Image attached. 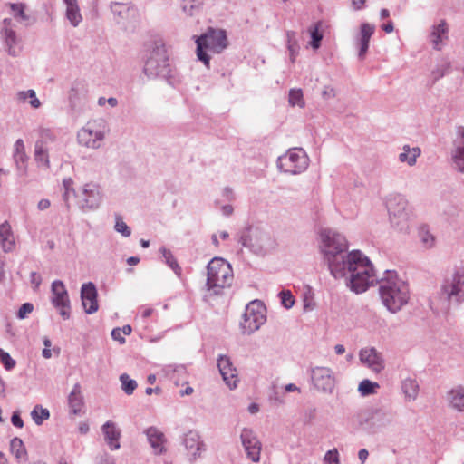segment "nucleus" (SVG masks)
Here are the masks:
<instances>
[{
	"label": "nucleus",
	"instance_id": "nucleus-1",
	"mask_svg": "<svg viewBox=\"0 0 464 464\" xmlns=\"http://www.w3.org/2000/svg\"><path fill=\"white\" fill-rule=\"evenodd\" d=\"M320 237L321 253L331 276L335 279L344 277L351 291L362 294L379 281L366 256L360 250L347 252L348 242L344 236L331 229H324Z\"/></svg>",
	"mask_w": 464,
	"mask_h": 464
},
{
	"label": "nucleus",
	"instance_id": "nucleus-2",
	"mask_svg": "<svg viewBox=\"0 0 464 464\" xmlns=\"http://www.w3.org/2000/svg\"><path fill=\"white\" fill-rule=\"evenodd\" d=\"M380 280L379 292L384 306L391 313L399 312L410 299L408 284L398 277L395 271L386 270Z\"/></svg>",
	"mask_w": 464,
	"mask_h": 464
},
{
	"label": "nucleus",
	"instance_id": "nucleus-3",
	"mask_svg": "<svg viewBox=\"0 0 464 464\" xmlns=\"http://www.w3.org/2000/svg\"><path fill=\"white\" fill-rule=\"evenodd\" d=\"M143 72L149 78H161L170 85H174L177 82L176 72L169 63L166 47L160 42L155 43L150 51Z\"/></svg>",
	"mask_w": 464,
	"mask_h": 464
},
{
	"label": "nucleus",
	"instance_id": "nucleus-4",
	"mask_svg": "<svg viewBox=\"0 0 464 464\" xmlns=\"http://www.w3.org/2000/svg\"><path fill=\"white\" fill-rule=\"evenodd\" d=\"M239 243L258 256H266L277 246L276 239L270 231L254 226L241 232Z\"/></svg>",
	"mask_w": 464,
	"mask_h": 464
},
{
	"label": "nucleus",
	"instance_id": "nucleus-5",
	"mask_svg": "<svg viewBox=\"0 0 464 464\" xmlns=\"http://www.w3.org/2000/svg\"><path fill=\"white\" fill-rule=\"evenodd\" d=\"M197 57L207 67H209L210 56L212 53H221L228 45L227 33L223 29L209 27L206 33L196 37Z\"/></svg>",
	"mask_w": 464,
	"mask_h": 464
},
{
	"label": "nucleus",
	"instance_id": "nucleus-6",
	"mask_svg": "<svg viewBox=\"0 0 464 464\" xmlns=\"http://www.w3.org/2000/svg\"><path fill=\"white\" fill-rule=\"evenodd\" d=\"M234 275L228 262L220 257H214L207 266V283L208 291L220 295L222 290L232 285Z\"/></svg>",
	"mask_w": 464,
	"mask_h": 464
},
{
	"label": "nucleus",
	"instance_id": "nucleus-7",
	"mask_svg": "<svg viewBox=\"0 0 464 464\" xmlns=\"http://www.w3.org/2000/svg\"><path fill=\"white\" fill-rule=\"evenodd\" d=\"M386 208L391 226L399 232H406L409 228L410 210L405 197L390 194L386 198Z\"/></svg>",
	"mask_w": 464,
	"mask_h": 464
},
{
	"label": "nucleus",
	"instance_id": "nucleus-8",
	"mask_svg": "<svg viewBox=\"0 0 464 464\" xmlns=\"http://www.w3.org/2000/svg\"><path fill=\"white\" fill-rule=\"evenodd\" d=\"M108 130L103 120L88 121L78 130L77 141L81 146L88 149H100Z\"/></svg>",
	"mask_w": 464,
	"mask_h": 464
},
{
	"label": "nucleus",
	"instance_id": "nucleus-9",
	"mask_svg": "<svg viewBox=\"0 0 464 464\" xmlns=\"http://www.w3.org/2000/svg\"><path fill=\"white\" fill-rule=\"evenodd\" d=\"M308 157L303 149H291L277 159V167L285 173L299 174L308 167Z\"/></svg>",
	"mask_w": 464,
	"mask_h": 464
},
{
	"label": "nucleus",
	"instance_id": "nucleus-10",
	"mask_svg": "<svg viewBox=\"0 0 464 464\" xmlns=\"http://www.w3.org/2000/svg\"><path fill=\"white\" fill-rule=\"evenodd\" d=\"M102 199V188L95 183H86L77 192V206L83 212L98 209Z\"/></svg>",
	"mask_w": 464,
	"mask_h": 464
},
{
	"label": "nucleus",
	"instance_id": "nucleus-11",
	"mask_svg": "<svg viewBox=\"0 0 464 464\" xmlns=\"http://www.w3.org/2000/svg\"><path fill=\"white\" fill-rule=\"evenodd\" d=\"M264 306L259 301H254L246 306L243 320L240 323L242 334H252L266 322Z\"/></svg>",
	"mask_w": 464,
	"mask_h": 464
},
{
	"label": "nucleus",
	"instance_id": "nucleus-12",
	"mask_svg": "<svg viewBox=\"0 0 464 464\" xmlns=\"http://www.w3.org/2000/svg\"><path fill=\"white\" fill-rule=\"evenodd\" d=\"M440 298L448 302L464 300V268L458 270L452 278L445 279L440 287Z\"/></svg>",
	"mask_w": 464,
	"mask_h": 464
},
{
	"label": "nucleus",
	"instance_id": "nucleus-13",
	"mask_svg": "<svg viewBox=\"0 0 464 464\" xmlns=\"http://www.w3.org/2000/svg\"><path fill=\"white\" fill-rule=\"evenodd\" d=\"M52 304L59 310L63 319L67 320L71 315V303L63 282L55 280L52 283Z\"/></svg>",
	"mask_w": 464,
	"mask_h": 464
},
{
	"label": "nucleus",
	"instance_id": "nucleus-14",
	"mask_svg": "<svg viewBox=\"0 0 464 464\" xmlns=\"http://www.w3.org/2000/svg\"><path fill=\"white\" fill-rule=\"evenodd\" d=\"M311 379L317 391L332 393L335 386L333 371L328 367H314L311 369Z\"/></svg>",
	"mask_w": 464,
	"mask_h": 464
},
{
	"label": "nucleus",
	"instance_id": "nucleus-15",
	"mask_svg": "<svg viewBox=\"0 0 464 464\" xmlns=\"http://www.w3.org/2000/svg\"><path fill=\"white\" fill-rule=\"evenodd\" d=\"M240 440L246 456L253 462H259L262 443L252 429L244 428L241 430Z\"/></svg>",
	"mask_w": 464,
	"mask_h": 464
},
{
	"label": "nucleus",
	"instance_id": "nucleus-16",
	"mask_svg": "<svg viewBox=\"0 0 464 464\" xmlns=\"http://www.w3.org/2000/svg\"><path fill=\"white\" fill-rule=\"evenodd\" d=\"M182 444L188 451L190 462H194L206 450L205 444L201 440L199 433L196 430H188L185 433Z\"/></svg>",
	"mask_w": 464,
	"mask_h": 464
},
{
	"label": "nucleus",
	"instance_id": "nucleus-17",
	"mask_svg": "<svg viewBox=\"0 0 464 464\" xmlns=\"http://www.w3.org/2000/svg\"><path fill=\"white\" fill-rule=\"evenodd\" d=\"M98 292L92 282L85 283L81 287V299L84 311L92 314L98 311Z\"/></svg>",
	"mask_w": 464,
	"mask_h": 464
},
{
	"label": "nucleus",
	"instance_id": "nucleus-18",
	"mask_svg": "<svg viewBox=\"0 0 464 464\" xmlns=\"http://www.w3.org/2000/svg\"><path fill=\"white\" fill-rule=\"evenodd\" d=\"M218 367L226 384L230 389L236 388L238 378L237 369L233 366L230 358L226 355H220L218 359Z\"/></svg>",
	"mask_w": 464,
	"mask_h": 464
},
{
	"label": "nucleus",
	"instance_id": "nucleus-19",
	"mask_svg": "<svg viewBox=\"0 0 464 464\" xmlns=\"http://www.w3.org/2000/svg\"><path fill=\"white\" fill-rule=\"evenodd\" d=\"M360 360L375 372H380L384 368L382 354L375 348H366L360 351Z\"/></svg>",
	"mask_w": 464,
	"mask_h": 464
},
{
	"label": "nucleus",
	"instance_id": "nucleus-20",
	"mask_svg": "<svg viewBox=\"0 0 464 464\" xmlns=\"http://www.w3.org/2000/svg\"><path fill=\"white\" fill-rule=\"evenodd\" d=\"M102 430L109 448L111 450H119L121 447L119 440L121 436V431L117 427L116 423L111 420H108L102 425Z\"/></svg>",
	"mask_w": 464,
	"mask_h": 464
},
{
	"label": "nucleus",
	"instance_id": "nucleus-21",
	"mask_svg": "<svg viewBox=\"0 0 464 464\" xmlns=\"http://www.w3.org/2000/svg\"><path fill=\"white\" fill-rule=\"evenodd\" d=\"M13 158L18 172L21 175H25L27 173V161L29 157L25 152L24 143L22 139H18L14 144Z\"/></svg>",
	"mask_w": 464,
	"mask_h": 464
},
{
	"label": "nucleus",
	"instance_id": "nucleus-22",
	"mask_svg": "<svg viewBox=\"0 0 464 464\" xmlns=\"http://www.w3.org/2000/svg\"><path fill=\"white\" fill-rule=\"evenodd\" d=\"M145 434L155 454L161 455L166 451L164 447L166 438L163 432L156 427H150L145 430Z\"/></svg>",
	"mask_w": 464,
	"mask_h": 464
},
{
	"label": "nucleus",
	"instance_id": "nucleus-23",
	"mask_svg": "<svg viewBox=\"0 0 464 464\" xmlns=\"http://www.w3.org/2000/svg\"><path fill=\"white\" fill-rule=\"evenodd\" d=\"M375 31L374 25L362 23L361 24L360 38L358 40L359 53L358 56L361 60L364 59L370 44V39Z\"/></svg>",
	"mask_w": 464,
	"mask_h": 464
},
{
	"label": "nucleus",
	"instance_id": "nucleus-24",
	"mask_svg": "<svg viewBox=\"0 0 464 464\" xmlns=\"http://www.w3.org/2000/svg\"><path fill=\"white\" fill-rule=\"evenodd\" d=\"M458 138L455 140V152L453 161L459 172H464V127L460 126L457 130Z\"/></svg>",
	"mask_w": 464,
	"mask_h": 464
},
{
	"label": "nucleus",
	"instance_id": "nucleus-25",
	"mask_svg": "<svg viewBox=\"0 0 464 464\" xmlns=\"http://www.w3.org/2000/svg\"><path fill=\"white\" fill-rule=\"evenodd\" d=\"M449 26L446 20H440V24L433 25L430 32V40L435 50H441L442 42L448 38Z\"/></svg>",
	"mask_w": 464,
	"mask_h": 464
},
{
	"label": "nucleus",
	"instance_id": "nucleus-26",
	"mask_svg": "<svg viewBox=\"0 0 464 464\" xmlns=\"http://www.w3.org/2000/svg\"><path fill=\"white\" fill-rule=\"evenodd\" d=\"M0 244L4 252H11L14 248V237L7 221L0 225Z\"/></svg>",
	"mask_w": 464,
	"mask_h": 464
},
{
	"label": "nucleus",
	"instance_id": "nucleus-27",
	"mask_svg": "<svg viewBox=\"0 0 464 464\" xmlns=\"http://www.w3.org/2000/svg\"><path fill=\"white\" fill-rule=\"evenodd\" d=\"M68 403L71 411L74 415H77L81 412L82 407L83 405V397L82 395L80 383L77 382L73 385V388L68 397Z\"/></svg>",
	"mask_w": 464,
	"mask_h": 464
},
{
	"label": "nucleus",
	"instance_id": "nucleus-28",
	"mask_svg": "<svg viewBox=\"0 0 464 464\" xmlns=\"http://www.w3.org/2000/svg\"><path fill=\"white\" fill-rule=\"evenodd\" d=\"M63 2L66 5V18L72 26H78L82 22V17L80 13L77 0H63Z\"/></svg>",
	"mask_w": 464,
	"mask_h": 464
},
{
	"label": "nucleus",
	"instance_id": "nucleus-29",
	"mask_svg": "<svg viewBox=\"0 0 464 464\" xmlns=\"http://www.w3.org/2000/svg\"><path fill=\"white\" fill-rule=\"evenodd\" d=\"M450 405L458 411H464V387L457 386L449 392Z\"/></svg>",
	"mask_w": 464,
	"mask_h": 464
},
{
	"label": "nucleus",
	"instance_id": "nucleus-30",
	"mask_svg": "<svg viewBox=\"0 0 464 464\" xmlns=\"http://www.w3.org/2000/svg\"><path fill=\"white\" fill-rule=\"evenodd\" d=\"M34 160L39 167L48 169L50 168V160L48 151L45 146H43V140H36L34 144Z\"/></svg>",
	"mask_w": 464,
	"mask_h": 464
},
{
	"label": "nucleus",
	"instance_id": "nucleus-31",
	"mask_svg": "<svg viewBox=\"0 0 464 464\" xmlns=\"http://www.w3.org/2000/svg\"><path fill=\"white\" fill-rule=\"evenodd\" d=\"M401 390L408 401H415L419 394V384L416 380L406 378L401 382Z\"/></svg>",
	"mask_w": 464,
	"mask_h": 464
},
{
	"label": "nucleus",
	"instance_id": "nucleus-32",
	"mask_svg": "<svg viewBox=\"0 0 464 464\" xmlns=\"http://www.w3.org/2000/svg\"><path fill=\"white\" fill-rule=\"evenodd\" d=\"M203 4L204 0H183L181 8L186 15L196 16L200 13Z\"/></svg>",
	"mask_w": 464,
	"mask_h": 464
},
{
	"label": "nucleus",
	"instance_id": "nucleus-33",
	"mask_svg": "<svg viewBox=\"0 0 464 464\" xmlns=\"http://www.w3.org/2000/svg\"><path fill=\"white\" fill-rule=\"evenodd\" d=\"M10 450L19 462L26 461L27 452L21 439L14 438L10 442Z\"/></svg>",
	"mask_w": 464,
	"mask_h": 464
},
{
	"label": "nucleus",
	"instance_id": "nucleus-34",
	"mask_svg": "<svg viewBox=\"0 0 464 464\" xmlns=\"http://www.w3.org/2000/svg\"><path fill=\"white\" fill-rule=\"evenodd\" d=\"M420 150L419 148H413L411 150L409 146L403 147V152L400 153L399 160L401 162H406L410 166H413L416 163V159L420 155Z\"/></svg>",
	"mask_w": 464,
	"mask_h": 464
},
{
	"label": "nucleus",
	"instance_id": "nucleus-35",
	"mask_svg": "<svg viewBox=\"0 0 464 464\" xmlns=\"http://www.w3.org/2000/svg\"><path fill=\"white\" fill-rule=\"evenodd\" d=\"M160 252L162 254V256L165 259V263L174 271V273L178 276H181V267L179 266L177 259L171 253L169 249H167L166 247H161L160 249Z\"/></svg>",
	"mask_w": 464,
	"mask_h": 464
},
{
	"label": "nucleus",
	"instance_id": "nucleus-36",
	"mask_svg": "<svg viewBox=\"0 0 464 464\" xmlns=\"http://www.w3.org/2000/svg\"><path fill=\"white\" fill-rule=\"evenodd\" d=\"M31 417L34 423L38 426L42 425L44 420L50 418V411L42 405H36L31 411Z\"/></svg>",
	"mask_w": 464,
	"mask_h": 464
},
{
	"label": "nucleus",
	"instance_id": "nucleus-37",
	"mask_svg": "<svg viewBox=\"0 0 464 464\" xmlns=\"http://www.w3.org/2000/svg\"><path fill=\"white\" fill-rule=\"evenodd\" d=\"M72 179H65L63 181V185L64 188V191L63 193V200L65 204V207L67 210L70 209V198L72 197H74L77 198V192H75L74 188H72Z\"/></svg>",
	"mask_w": 464,
	"mask_h": 464
},
{
	"label": "nucleus",
	"instance_id": "nucleus-38",
	"mask_svg": "<svg viewBox=\"0 0 464 464\" xmlns=\"http://www.w3.org/2000/svg\"><path fill=\"white\" fill-rule=\"evenodd\" d=\"M320 25H321L320 23H316L308 28V32L311 36L310 44H311L312 48L314 50H316L320 47L321 41L323 39V34L319 31Z\"/></svg>",
	"mask_w": 464,
	"mask_h": 464
},
{
	"label": "nucleus",
	"instance_id": "nucleus-39",
	"mask_svg": "<svg viewBox=\"0 0 464 464\" xmlns=\"http://www.w3.org/2000/svg\"><path fill=\"white\" fill-rule=\"evenodd\" d=\"M18 100L25 102L29 99V103L34 109H38L41 106V102L36 97V93L34 90L22 91L17 93Z\"/></svg>",
	"mask_w": 464,
	"mask_h": 464
},
{
	"label": "nucleus",
	"instance_id": "nucleus-40",
	"mask_svg": "<svg viewBox=\"0 0 464 464\" xmlns=\"http://www.w3.org/2000/svg\"><path fill=\"white\" fill-rule=\"evenodd\" d=\"M120 381L121 382V388L123 392L128 395L132 394L135 389L137 388L136 381L130 379L127 373H122L120 376Z\"/></svg>",
	"mask_w": 464,
	"mask_h": 464
},
{
	"label": "nucleus",
	"instance_id": "nucleus-41",
	"mask_svg": "<svg viewBox=\"0 0 464 464\" xmlns=\"http://www.w3.org/2000/svg\"><path fill=\"white\" fill-rule=\"evenodd\" d=\"M377 388H379V384L377 382L365 379L360 382L358 391L362 396H367L375 393V390Z\"/></svg>",
	"mask_w": 464,
	"mask_h": 464
},
{
	"label": "nucleus",
	"instance_id": "nucleus-42",
	"mask_svg": "<svg viewBox=\"0 0 464 464\" xmlns=\"http://www.w3.org/2000/svg\"><path fill=\"white\" fill-rule=\"evenodd\" d=\"M288 102L292 106H299L300 108H303L304 106V102L302 90L291 89L289 92Z\"/></svg>",
	"mask_w": 464,
	"mask_h": 464
},
{
	"label": "nucleus",
	"instance_id": "nucleus-43",
	"mask_svg": "<svg viewBox=\"0 0 464 464\" xmlns=\"http://www.w3.org/2000/svg\"><path fill=\"white\" fill-rule=\"evenodd\" d=\"M5 41L8 47L9 54L15 56L14 45L16 44V34L15 32L12 29H5Z\"/></svg>",
	"mask_w": 464,
	"mask_h": 464
},
{
	"label": "nucleus",
	"instance_id": "nucleus-44",
	"mask_svg": "<svg viewBox=\"0 0 464 464\" xmlns=\"http://www.w3.org/2000/svg\"><path fill=\"white\" fill-rule=\"evenodd\" d=\"M287 36V48L290 52L291 59L294 61L295 55L298 53L299 45L296 40V34L293 31L286 34Z\"/></svg>",
	"mask_w": 464,
	"mask_h": 464
},
{
	"label": "nucleus",
	"instance_id": "nucleus-45",
	"mask_svg": "<svg viewBox=\"0 0 464 464\" xmlns=\"http://www.w3.org/2000/svg\"><path fill=\"white\" fill-rule=\"evenodd\" d=\"M419 237L425 247H431L434 245V237L425 227H421L419 231Z\"/></svg>",
	"mask_w": 464,
	"mask_h": 464
},
{
	"label": "nucleus",
	"instance_id": "nucleus-46",
	"mask_svg": "<svg viewBox=\"0 0 464 464\" xmlns=\"http://www.w3.org/2000/svg\"><path fill=\"white\" fill-rule=\"evenodd\" d=\"M116 222L114 228L118 233H121L123 237H128L131 235V230L128 225L122 220L121 217L116 215Z\"/></svg>",
	"mask_w": 464,
	"mask_h": 464
},
{
	"label": "nucleus",
	"instance_id": "nucleus-47",
	"mask_svg": "<svg viewBox=\"0 0 464 464\" xmlns=\"http://www.w3.org/2000/svg\"><path fill=\"white\" fill-rule=\"evenodd\" d=\"M0 361L7 371L12 370L15 366V361L12 359L10 354L0 348Z\"/></svg>",
	"mask_w": 464,
	"mask_h": 464
},
{
	"label": "nucleus",
	"instance_id": "nucleus-48",
	"mask_svg": "<svg viewBox=\"0 0 464 464\" xmlns=\"http://www.w3.org/2000/svg\"><path fill=\"white\" fill-rule=\"evenodd\" d=\"M324 461L325 464H339L340 458L337 449L328 450L324 457Z\"/></svg>",
	"mask_w": 464,
	"mask_h": 464
},
{
	"label": "nucleus",
	"instance_id": "nucleus-49",
	"mask_svg": "<svg viewBox=\"0 0 464 464\" xmlns=\"http://www.w3.org/2000/svg\"><path fill=\"white\" fill-rule=\"evenodd\" d=\"M281 303L286 309L291 308L295 304V298L290 291H283L279 294Z\"/></svg>",
	"mask_w": 464,
	"mask_h": 464
},
{
	"label": "nucleus",
	"instance_id": "nucleus-50",
	"mask_svg": "<svg viewBox=\"0 0 464 464\" xmlns=\"http://www.w3.org/2000/svg\"><path fill=\"white\" fill-rule=\"evenodd\" d=\"M54 139H55V136L50 129L41 128L39 130V140H43V146H45V144L48 141L54 140Z\"/></svg>",
	"mask_w": 464,
	"mask_h": 464
},
{
	"label": "nucleus",
	"instance_id": "nucleus-51",
	"mask_svg": "<svg viewBox=\"0 0 464 464\" xmlns=\"http://www.w3.org/2000/svg\"><path fill=\"white\" fill-rule=\"evenodd\" d=\"M24 4H12L11 9L14 13L15 17H19L20 19L25 21L28 19V16L24 13Z\"/></svg>",
	"mask_w": 464,
	"mask_h": 464
},
{
	"label": "nucleus",
	"instance_id": "nucleus-52",
	"mask_svg": "<svg viewBox=\"0 0 464 464\" xmlns=\"http://www.w3.org/2000/svg\"><path fill=\"white\" fill-rule=\"evenodd\" d=\"M34 310V305L31 303H24L19 308L16 316L19 319H24L27 314H31Z\"/></svg>",
	"mask_w": 464,
	"mask_h": 464
},
{
	"label": "nucleus",
	"instance_id": "nucleus-53",
	"mask_svg": "<svg viewBox=\"0 0 464 464\" xmlns=\"http://www.w3.org/2000/svg\"><path fill=\"white\" fill-rule=\"evenodd\" d=\"M111 12L121 17H123V14L129 10V7L121 3H114L111 6Z\"/></svg>",
	"mask_w": 464,
	"mask_h": 464
},
{
	"label": "nucleus",
	"instance_id": "nucleus-54",
	"mask_svg": "<svg viewBox=\"0 0 464 464\" xmlns=\"http://www.w3.org/2000/svg\"><path fill=\"white\" fill-rule=\"evenodd\" d=\"M450 70L449 64H443L437 69L432 71V76L434 78V81H438L439 79L442 78L445 74L448 73Z\"/></svg>",
	"mask_w": 464,
	"mask_h": 464
},
{
	"label": "nucleus",
	"instance_id": "nucleus-55",
	"mask_svg": "<svg viewBox=\"0 0 464 464\" xmlns=\"http://www.w3.org/2000/svg\"><path fill=\"white\" fill-rule=\"evenodd\" d=\"M121 328L117 327L111 331V337L113 340L118 341L121 344L125 343V338L122 335Z\"/></svg>",
	"mask_w": 464,
	"mask_h": 464
},
{
	"label": "nucleus",
	"instance_id": "nucleus-56",
	"mask_svg": "<svg viewBox=\"0 0 464 464\" xmlns=\"http://www.w3.org/2000/svg\"><path fill=\"white\" fill-rule=\"evenodd\" d=\"M12 424L16 428H23L24 421L18 412H14L11 417Z\"/></svg>",
	"mask_w": 464,
	"mask_h": 464
},
{
	"label": "nucleus",
	"instance_id": "nucleus-57",
	"mask_svg": "<svg viewBox=\"0 0 464 464\" xmlns=\"http://www.w3.org/2000/svg\"><path fill=\"white\" fill-rule=\"evenodd\" d=\"M335 95H336V93H335L334 89L330 86H325L322 92V96L325 100L333 99L335 97Z\"/></svg>",
	"mask_w": 464,
	"mask_h": 464
},
{
	"label": "nucleus",
	"instance_id": "nucleus-58",
	"mask_svg": "<svg viewBox=\"0 0 464 464\" xmlns=\"http://www.w3.org/2000/svg\"><path fill=\"white\" fill-rule=\"evenodd\" d=\"M31 283L34 285L35 288H38L42 283V277L36 272H32L30 275Z\"/></svg>",
	"mask_w": 464,
	"mask_h": 464
},
{
	"label": "nucleus",
	"instance_id": "nucleus-59",
	"mask_svg": "<svg viewBox=\"0 0 464 464\" xmlns=\"http://www.w3.org/2000/svg\"><path fill=\"white\" fill-rule=\"evenodd\" d=\"M222 195L223 197H225L228 201H232L235 199V195H234V191L231 188L229 187H226L224 189H223V192H222Z\"/></svg>",
	"mask_w": 464,
	"mask_h": 464
},
{
	"label": "nucleus",
	"instance_id": "nucleus-60",
	"mask_svg": "<svg viewBox=\"0 0 464 464\" xmlns=\"http://www.w3.org/2000/svg\"><path fill=\"white\" fill-rule=\"evenodd\" d=\"M50 206H51L50 200L44 198L38 202L37 208L42 211V210H45V209L49 208Z\"/></svg>",
	"mask_w": 464,
	"mask_h": 464
},
{
	"label": "nucleus",
	"instance_id": "nucleus-61",
	"mask_svg": "<svg viewBox=\"0 0 464 464\" xmlns=\"http://www.w3.org/2000/svg\"><path fill=\"white\" fill-rule=\"evenodd\" d=\"M368 456H369V452L366 449H362L358 452V458L362 464H363L366 461V459H368Z\"/></svg>",
	"mask_w": 464,
	"mask_h": 464
},
{
	"label": "nucleus",
	"instance_id": "nucleus-62",
	"mask_svg": "<svg viewBox=\"0 0 464 464\" xmlns=\"http://www.w3.org/2000/svg\"><path fill=\"white\" fill-rule=\"evenodd\" d=\"M222 214L226 217H229L233 214L234 208L231 205H225L221 208Z\"/></svg>",
	"mask_w": 464,
	"mask_h": 464
},
{
	"label": "nucleus",
	"instance_id": "nucleus-63",
	"mask_svg": "<svg viewBox=\"0 0 464 464\" xmlns=\"http://www.w3.org/2000/svg\"><path fill=\"white\" fill-rule=\"evenodd\" d=\"M382 30L387 33V34H390L393 31L394 27H393V23L392 21H389L388 23L384 24L382 26Z\"/></svg>",
	"mask_w": 464,
	"mask_h": 464
},
{
	"label": "nucleus",
	"instance_id": "nucleus-64",
	"mask_svg": "<svg viewBox=\"0 0 464 464\" xmlns=\"http://www.w3.org/2000/svg\"><path fill=\"white\" fill-rule=\"evenodd\" d=\"M351 1H352V5H353V7L357 10L361 9L365 3V0H351Z\"/></svg>",
	"mask_w": 464,
	"mask_h": 464
}]
</instances>
